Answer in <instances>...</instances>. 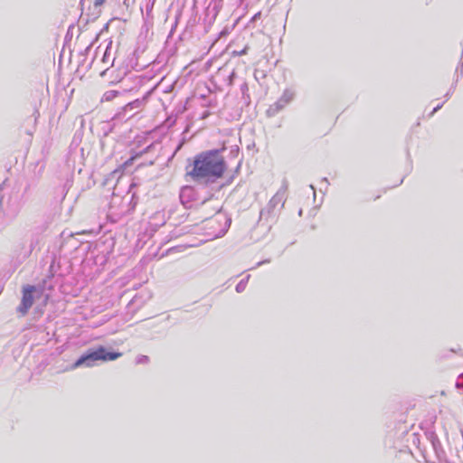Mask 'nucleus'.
I'll use <instances>...</instances> for the list:
<instances>
[{
  "instance_id": "7",
  "label": "nucleus",
  "mask_w": 463,
  "mask_h": 463,
  "mask_svg": "<svg viewBox=\"0 0 463 463\" xmlns=\"http://www.w3.org/2000/svg\"><path fill=\"white\" fill-rule=\"evenodd\" d=\"M222 7L221 0H212L205 9V16L203 19L204 29L207 32L213 24Z\"/></svg>"
},
{
  "instance_id": "11",
  "label": "nucleus",
  "mask_w": 463,
  "mask_h": 463,
  "mask_svg": "<svg viewBox=\"0 0 463 463\" xmlns=\"http://www.w3.org/2000/svg\"><path fill=\"white\" fill-rule=\"evenodd\" d=\"M149 362V357L147 355H138L136 359V363L139 364H147Z\"/></svg>"
},
{
  "instance_id": "3",
  "label": "nucleus",
  "mask_w": 463,
  "mask_h": 463,
  "mask_svg": "<svg viewBox=\"0 0 463 463\" xmlns=\"http://www.w3.org/2000/svg\"><path fill=\"white\" fill-rule=\"evenodd\" d=\"M43 294L41 287L33 285H24L22 288V299L19 306L16 307V312L20 317L27 315L30 308L33 307L35 298H38Z\"/></svg>"
},
{
  "instance_id": "17",
  "label": "nucleus",
  "mask_w": 463,
  "mask_h": 463,
  "mask_svg": "<svg viewBox=\"0 0 463 463\" xmlns=\"http://www.w3.org/2000/svg\"><path fill=\"white\" fill-rule=\"evenodd\" d=\"M186 192H191V189L186 187V188H184L183 191H182V194H181V199L184 197V194Z\"/></svg>"
},
{
  "instance_id": "2",
  "label": "nucleus",
  "mask_w": 463,
  "mask_h": 463,
  "mask_svg": "<svg viewBox=\"0 0 463 463\" xmlns=\"http://www.w3.org/2000/svg\"><path fill=\"white\" fill-rule=\"evenodd\" d=\"M120 356V353L107 352L103 346H99L97 349L88 350L76 360V362L71 365V368L76 369L82 366L92 367L98 361H113Z\"/></svg>"
},
{
  "instance_id": "12",
  "label": "nucleus",
  "mask_w": 463,
  "mask_h": 463,
  "mask_svg": "<svg viewBox=\"0 0 463 463\" xmlns=\"http://www.w3.org/2000/svg\"><path fill=\"white\" fill-rule=\"evenodd\" d=\"M456 387L458 389L463 388V373L459 376L458 380L457 381Z\"/></svg>"
},
{
  "instance_id": "13",
  "label": "nucleus",
  "mask_w": 463,
  "mask_h": 463,
  "mask_svg": "<svg viewBox=\"0 0 463 463\" xmlns=\"http://www.w3.org/2000/svg\"><path fill=\"white\" fill-rule=\"evenodd\" d=\"M230 33L229 29L225 27L222 31H221L219 34V38L226 36Z\"/></svg>"
},
{
  "instance_id": "4",
  "label": "nucleus",
  "mask_w": 463,
  "mask_h": 463,
  "mask_svg": "<svg viewBox=\"0 0 463 463\" xmlns=\"http://www.w3.org/2000/svg\"><path fill=\"white\" fill-rule=\"evenodd\" d=\"M206 226L209 228L208 237L213 240L222 237L228 231L231 224V219L226 218L223 214L216 211V214L206 220Z\"/></svg>"
},
{
  "instance_id": "5",
  "label": "nucleus",
  "mask_w": 463,
  "mask_h": 463,
  "mask_svg": "<svg viewBox=\"0 0 463 463\" xmlns=\"http://www.w3.org/2000/svg\"><path fill=\"white\" fill-rule=\"evenodd\" d=\"M144 104L145 99H137L122 107L121 109L115 115V118L118 120H127L131 118L143 108Z\"/></svg>"
},
{
  "instance_id": "15",
  "label": "nucleus",
  "mask_w": 463,
  "mask_h": 463,
  "mask_svg": "<svg viewBox=\"0 0 463 463\" xmlns=\"http://www.w3.org/2000/svg\"><path fill=\"white\" fill-rule=\"evenodd\" d=\"M260 15H261V13H260V12H258L257 14H255L253 15V17L251 18V21H252V22L256 21L257 19H259V18L260 17Z\"/></svg>"
},
{
  "instance_id": "8",
  "label": "nucleus",
  "mask_w": 463,
  "mask_h": 463,
  "mask_svg": "<svg viewBox=\"0 0 463 463\" xmlns=\"http://www.w3.org/2000/svg\"><path fill=\"white\" fill-rule=\"evenodd\" d=\"M294 96L295 93L293 90L288 89L285 90L279 99L269 108V109L267 110L268 115L274 116L275 114H277L294 99Z\"/></svg>"
},
{
  "instance_id": "20",
  "label": "nucleus",
  "mask_w": 463,
  "mask_h": 463,
  "mask_svg": "<svg viewBox=\"0 0 463 463\" xmlns=\"http://www.w3.org/2000/svg\"><path fill=\"white\" fill-rule=\"evenodd\" d=\"M322 183H325L326 186H327L329 184L328 180H327L326 177L322 179Z\"/></svg>"
},
{
  "instance_id": "10",
  "label": "nucleus",
  "mask_w": 463,
  "mask_h": 463,
  "mask_svg": "<svg viewBox=\"0 0 463 463\" xmlns=\"http://www.w3.org/2000/svg\"><path fill=\"white\" fill-rule=\"evenodd\" d=\"M250 279V275H248L245 279H241L237 285H236V291L238 293H241L244 291L246 288V285L248 283V280Z\"/></svg>"
},
{
  "instance_id": "16",
  "label": "nucleus",
  "mask_w": 463,
  "mask_h": 463,
  "mask_svg": "<svg viewBox=\"0 0 463 463\" xmlns=\"http://www.w3.org/2000/svg\"><path fill=\"white\" fill-rule=\"evenodd\" d=\"M441 106H442V104H439V105H437V106L433 109V110H432V112L430 113V115H433L436 111H438V110L441 108Z\"/></svg>"
},
{
  "instance_id": "9",
  "label": "nucleus",
  "mask_w": 463,
  "mask_h": 463,
  "mask_svg": "<svg viewBox=\"0 0 463 463\" xmlns=\"http://www.w3.org/2000/svg\"><path fill=\"white\" fill-rule=\"evenodd\" d=\"M119 91L116 90H107L102 97V101H111L119 95Z\"/></svg>"
},
{
  "instance_id": "14",
  "label": "nucleus",
  "mask_w": 463,
  "mask_h": 463,
  "mask_svg": "<svg viewBox=\"0 0 463 463\" xmlns=\"http://www.w3.org/2000/svg\"><path fill=\"white\" fill-rule=\"evenodd\" d=\"M109 47H107L105 52H104V55H103V58H102V61L103 62H107L108 60H109Z\"/></svg>"
},
{
  "instance_id": "21",
  "label": "nucleus",
  "mask_w": 463,
  "mask_h": 463,
  "mask_svg": "<svg viewBox=\"0 0 463 463\" xmlns=\"http://www.w3.org/2000/svg\"><path fill=\"white\" fill-rule=\"evenodd\" d=\"M310 188L314 191V194H316L315 187L311 184Z\"/></svg>"
},
{
  "instance_id": "19",
  "label": "nucleus",
  "mask_w": 463,
  "mask_h": 463,
  "mask_svg": "<svg viewBox=\"0 0 463 463\" xmlns=\"http://www.w3.org/2000/svg\"><path fill=\"white\" fill-rule=\"evenodd\" d=\"M103 2H104V0H96V1H95V5H96V6L100 5H102V4H103Z\"/></svg>"
},
{
  "instance_id": "6",
  "label": "nucleus",
  "mask_w": 463,
  "mask_h": 463,
  "mask_svg": "<svg viewBox=\"0 0 463 463\" xmlns=\"http://www.w3.org/2000/svg\"><path fill=\"white\" fill-rule=\"evenodd\" d=\"M286 191H287V185L285 184L283 187H281L275 195L269 200L267 207L265 209H262L260 211V218L270 215L274 212V210L280 205V207H283L285 203V196H286Z\"/></svg>"
},
{
  "instance_id": "1",
  "label": "nucleus",
  "mask_w": 463,
  "mask_h": 463,
  "mask_svg": "<svg viewBox=\"0 0 463 463\" xmlns=\"http://www.w3.org/2000/svg\"><path fill=\"white\" fill-rule=\"evenodd\" d=\"M226 168L223 156L219 150H210L197 155L193 168L187 174L194 180L213 182L221 177Z\"/></svg>"
},
{
  "instance_id": "18",
  "label": "nucleus",
  "mask_w": 463,
  "mask_h": 463,
  "mask_svg": "<svg viewBox=\"0 0 463 463\" xmlns=\"http://www.w3.org/2000/svg\"><path fill=\"white\" fill-rule=\"evenodd\" d=\"M268 262H269V260H263V261H260V262H258V263H257V267H260V266H261L262 264H264V263H268Z\"/></svg>"
}]
</instances>
